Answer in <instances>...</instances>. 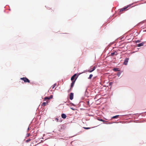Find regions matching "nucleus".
<instances>
[{
	"mask_svg": "<svg viewBox=\"0 0 146 146\" xmlns=\"http://www.w3.org/2000/svg\"><path fill=\"white\" fill-rule=\"evenodd\" d=\"M113 70L115 71H119V69L118 68H115L113 69Z\"/></svg>",
	"mask_w": 146,
	"mask_h": 146,
	"instance_id": "2eb2a0df",
	"label": "nucleus"
},
{
	"mask_svg": "<svg viewBox=\"0 0 146 146\" xmlns=\"http://www.w3.org/2000/svg\"><path fill=\"white\" fill-rule=\"evenodd\" d=\"M117 52L116 51L114 52L111 53V56H113L114 55H117Z\"/></svg>",
	"mask_w": 146,
	"mask_h": 146,
	"instance_id": "9d476101",
	"label": "nucleus"
},
{
	"mask_svg": "<svg viewBox=\"0 0 146 146\" xmlns=\"http://www.w3.org/2000/svg\"><path fill=\"white\" fill-rule=\"evenodd\" d=\"M87 103H88V104H89V101H88V102H87Z\"/></svg>",
	"mask_w": 146,
	"mask_h": 146,
	"instance_id": "b1692460",
	"label": "nucleus"
},
{
	"mask_svg": "<svg viewBox=\"0 0 146 146\" xmlns=\"http://www.w3.org/2000/svg\"><path fill=\"white\" fill-rule=\"evenodd\" d=\"M117 75H120V74H117Z\"/></svg>",
	"mask_w": 146,
	"mask_h": 146,
	"instance_id": "a878e982",
	"label": "nucleus"
},
{
	"mask_svg": "<svg viewBox=\"0 0 146 146\" xmlns=\"http://www.w3.org/2000/svg\"><path fill=\"white\" fill-rule=\"evenodd\" d=\"M83 128H84V129H90V127H84Z\"/></svg>",
	"mask_w": 146,
	"mask_h": 146,
	"instance_id": "a211bd4d",
	"label": "nucleus"
},
{
	"mask_svg": "<svg viewBox=\"0 0 146 146\" xmlns=\"http://www.w3.org/2000/svg\"><path fill=\"white\" fill-rule=\"evenodd\" d=\"M49 102V101L47 100L46 102H44L41 105L42 106H45L46 104H47Z\"/></svg>",
	"mask_w": 146,
	"mask_h": 146,
	"instance_id": "39448f33",
	"label": "nucleus"
},
{
	"mask_svg": "<svg viewBox=\"0 0 146 146\" xmlns=\"http://www.w3.org/2000/svg\"><path fill=\"white\" fill-rule=\"evenodd\" d=\"M143 44H144L143 42L141 43H140L139 44H138L137 46L138 47H140V46H143Z\"/></svg>",
	"mask_w": 146,
	"mask_h": 146,
	"instance_id": "f8f14e48",
	"label": "nucleus"
},
{
	"mask_svg": "<svg viewBox=\"0 0 146 146\" xmlns=\"http://www.w3.org/2000/svg\"><path fill=\"white\" fill-rule=\"evenodd\" d=\"M98 120L99 121H102V122H106L107 121H104L102 119H98Z\"/></svg>",
	"mask_w": 146,
	"mask_h": 146,
	"instance_id": "ddd939ff",
	"label": "nucleus"
},
{
	"mask_svg": "<svg viewBox=\"0 0 146 146\" xmlns=\"http://www.w3.org/2000/svg\"><path fill=\"white\" fill-rule=\"evenodd\" d=\"M56 84H54L53 85V86H52V89H53L54 88L55 86H56Z\"/></svg>",
	"mask_w": 146,
	"mask_h": 146,
	"instance_id": "aec40b11",
	"label": "nucleus"
},
{
	"mask_svg": "<svg viewBox=\"0 0 146 146\" xmlns=\"http://www.w3.org/2000/svg\"><path fill=\"white\" fill-rule=\"evenodd\" d=\"M61 117L65 119L66 117V115L65 114L62 113L61 115Z\"/></svg>",
	"mask_w": 146,
	"mask_h": 146,
	"instance_id": "9b49d317",
	"label": "nucleus"
},
{
	"mask_svg": "<svg viewBox=\"0 0 146 146\" xmlns=\"http://www.w3.org/2000/svg\"><path fill=\"white\" fill-rule=\"evenodd\" d=\"M78 76L75 79L72 81V83H71V88H70V90L72 88H73V87L74 86V83H75V81L76 80L77 77H78Z\"/></svg>",
	"mask_w": 146,
	"mask_h": 146,
	"instance_id": "7ed1b4c3",
	"label": "nucleus"
},
{
	"mask_svg": "<svg viewBox=\"0 0 146 146\" xmlns=\"http://www.w3.org/2000/svg\"><path fill=\"white\" fill-rule=\"evenodd\" d=\"M31 139H28L26 140V142H29V141H31Z\"/></svg>",
	"mask_w": 146,
	"mask_h": 146,
	"instance_id": "f3484780",
	"label": "nucleus"
},
{
	"mask_svg": "<svg viewBox=\"0 0 146 146\" xmlns=\"http://www.w3.org/2000/svg\"><path fill=\"white\" fill-rule=\"evenodd\" d=\"M76 74H75L71 78V80L72 81H73V80H74V78L75 79L77 77H76Z\"/></svg>",
	"mask_w": 146,
	"mask_h": 146,
	"instance_id": "6e6552de",
	"label": "nucleus"
},
{
	"mask_svg": "<svg viewBox=\"0 0 146 146\" xmlns=\"http://www.w3.org/2000/svg\"><path fill=\"white\" fill-rule=\"evenodd\" d=\"M21 80L24 81L25 82L27 83H30V80L26 77L21 78H20Z\"/></svg>",
	"mask_w": 146,
	"mask_h": 146,
	"instance_id": "f257e3e1",
	"label": "nucleus"
},
{
	"mask_svg": "<svg viewBox=\"0 0 146 146\" xmlns=\"http://www.w3.org/2000/svg\"><path fill=\"white\" fill-rule=\"evenodd\" d=\"M96 68V67L95 66H93V67L92 68V70H88L87 71L88 72H91L93 71Z\"/></svg>",
	"mask_w": 146,
	"mask_h": 146,
	"instance_id": "0eeeda50",
	"label": "nucleus"
},
{
	"mask_svg": "<svg viewBox=\"0 0 146 146\" xmlns=\"http://www.w3.org/2000/svg\"><path fill=\"white\" fill-rule=\"evenodd\" d=\"M119 115H116V116H114L113 117V118H117L118 117H119Z\"/></svg>",
	"mask_w": 146,
	"mask_h": 146,
	"instance_id": "dca6fc26",
	"label": "nucleus"
},
{
	"mask_svg": "<svg viewBox=\"0 0 146 146\" xmlns=\"http://www.w3.org/2000/svg\"><path fill=\"white\" fill-rule=\"evenodd\" d=\"M56 120L58 122V119L56 118Z\"/></svg>",
	"mask_w": 146,
	"mask_h": 146,
	"instance_id": "4be33fe9",
	"label": "nucleus"
},
{
	"mask_svg": "<svg viewBox=\"0 0 146 146\" xmlns=\"http://www.w3.org/2000/svg\"><path fill=\"white\" fill-rule=\"evenodd\" d=\"M117 75H120V74H117Z\"/></svg>",
	"mask_w": 146,
	"mask_h": 146,
	"instance_id": "393cba45",
	"label": "nucleus"
},
{
	"mask_svg": "<svg viewBox=\"0 0 146 146\" xmlns=\"http://www.w3.org/2000/svg\"><path fill=\"white\" fill-rule=\"evenodd\" d=\"M53 97V96L52 95H50V96L46 97L44 98V101H46V100H48L49 101V100L50 99L52 98Z\"/></svg>",
	"mask_w": 146,
	"mask_h": 146,
	"instance_id": "f03ea898",
	"label": "nucleus"
},
{
	"mask_svg": "<svg viewBox=\"0 0 146 146\" xmlns=\"http://www.w3.org/2000/svg\"><path fill=\"white\" fill-rule=\"evenodd\" d=\"M31 135V134L30 133H28L27 134V137H29Z\"/></svg>",
	"mask_w": 146,
	"mask_h": 146,
	"instance_id": "412c9836",
	"label": "nucleus"
},
{
	"mask_svg": "<svg viewBox=\"0 0 146 146\" xmlns=\"http://www.w3.org/2000/svg\"><path fill=\"white\" fill-rule=\"evenodd\" d=\"M129 60V59L128 58H126L124 61L123 64H124L126 65L127 64V63L128 62V61Z\"/></svg>",
	"mask_w": 146,
	"mask_h": 146,
	"instance_id": "1a4fd4ad",
	"label": "nucleus"
},
{
	"mask_svg": "<svg viewBox=\"0 0 146 146\" xmlns=\"http://www.w3.org/2000/svg\"><path fill=\"white\" fill-rule=\"evenodd\" d=\"M140 42V40H138L136 41V43L139 42Z\"/></svg>",
	"mask_w": 146,
	"mask_h": 146,
	"instance_id": "6ab92c4d",
	"label": "nucleus"
},
{
	"mask_svg": "<svg viewBox=\"0 0 146 146\" xmlns=\"http://www.w3.org/2000/svg\"><path fill=\"white\" fill-rule=\"evenodd\" d=\"M73 97H74L73 93H70V95H69L70 99L71 100H72L73 98Z\"/></svg>",
	"mask_w": 146,
	"mask_h": 146,
	"instance_id": "423d86ee",
	"label": "nucleus"
},
{
	"mask_svg": "<svg viewBox=\"0 0 146 146\" xmlns=\"http://www.w3.org/2000/svg\"><path fill=\"white\" fill-rule=\"evenodd\" d=\"M130 5H127V6L121 9L120 11V12H121V11H125L126 10V9L127 8L129 7L130 6Z\"/></svg>",
	"mask_w": 146,
	"mask_h": 146,
	"instance_id": "20e7f679",
	"label": "nucleus"
},
{
	"mask_svg": "<svg viewBox=\"0 0 146 146\" xmlns=\"http://www.w3.org/2000/svg\"><path fill=\"white\" fill-rule=\"evenodd\" d=\"M117 75H120V74H117Z\"/></svg>",
	"mask_w": 146,
	"mask_h": 146,
	"instance_id": "bb28decb",
	"label": "nucleus"
},
{
	"mask_svg": "<svg viewBox=\"0 0 146 146\" xmlns=\"http://www.w3.org/2000/svg\"><path fill=\"white\" fill-rule=\"evenodd\" d=\"M71 109H72V110H74V109H73V108H71Z\"/></svg>",
	"mask_w": 146,
	"mask_h": 146,
	"instance_id": "5701e85b",
	"label": "nucleus"
},
{
	"mask_svg": "<svg viewBox=\"0 0 146 146\" xmlns=\"http://www.w3.org/2000/svg\"><path fill=\"white\" fill-rule=\"evenodd\" d=\"M93 76V75L92 74H90V75L89 77L88 78L89 79H91Z\"/></svg>",
	"mask_w": 146,
	"mask_h": 146,
	"instance_id": "4468645a",
	"label": "nucleus"
}]
</instances>
